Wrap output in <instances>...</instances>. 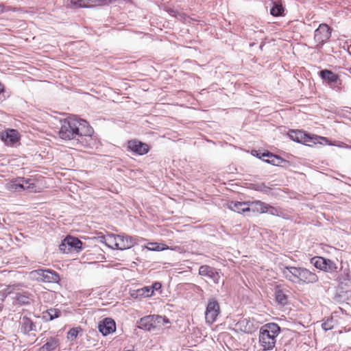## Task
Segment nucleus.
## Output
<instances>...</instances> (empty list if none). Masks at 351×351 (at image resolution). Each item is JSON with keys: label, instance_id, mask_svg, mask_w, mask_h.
I'll use <instances>...</instances> for the list:
<instances>
[{"label": "nucleus", "instance_id": "22", "mask_svg": "<svg viewBox=\"0 0 351 351\" xmlns=\"http://www.w3.org/2000/svg\"><path fill=\"white\" fill-rule=\"evenodd\" d=\"M149 145L139 141L133 140V152L138 155H145L149 151Z\"/></svg>", "mask_w": 351, "mask_h": 351}, {"label": "nucleus", "instance_id": "32", "mask_svg": "<svg viewBox=\"0 0 351 351\" xmlns=\"http://www.w3.org/2000/svg\"><path fill=\"white\" fill-rule=\"evenodd\" d=\"M322 327L326 331L332 329L333 328L332 319H328L322 324Z\"/></svg>", "mask_w": 351, "mask_h": 351}, {"label": "nucleus", "instance_id": "38", "mask_svg": "<svg viewBox=\"0 0 351 351\" xmlns=\"http://www.w3.org/2000/svg\"><path fill=\"white\" fill-rule=\"evenodd\" d=\"M23 184H22V182L21 183H19V184H12L11 185V189L15 191H21L23 190Z\"/></svg>", "mask_w": 351, "mask_h": 351}, {"label": "nucleus", "instance_id": "45", "mask_svg": "<svg viewBox=\"0 0 351 351\" xmlns=\"http://www.w3.org/2000/svg\"><path fill=\"white\" fill-rule=\"evenodd\" d=\"M0 7H2V5H0Z\"/></svg>", "mask_w": 351, "mask_h": 351}, {"label": "nucleus", "instance_id": "8", "mask_svg": "<svg viewBox=\"0 0 351 351\" xmlns=\"http://www.w3.org/2000/svg\"><path fill=\"white\" fill-rule=\"evenodd\" d=\"M32 276L43 282H58L59 276L49 269H37L31 272Z\"/></svg>", "mask_w": 351, "mask_h": 351}, {"label": "nucleus", "instance_id": "26", "mask_svg": "<svg viewBox=\"0 0 351 351\" xmlns=\"http://www.w3.org/2000/svg\"><path fill=\"white\" fill-rule=\"evenodd\" d=\"M58 346V341L51 338L40 348V351H52L55 350Z\"/></svg>", "mask_w": 351, "mask_h": 351}, {"label": "nucleus", "instance_id": "30", "mask_svg": "<svg viewBox=\"0 0 351 351\" xmlns=\"http://www.w3.org/2000/svg\"><path fill=\"white\" fill-rule=\"evenodd\" d=\"M145 248L150 251H160L165 249L157 243H148V245L145 247Z\"/></svg>", "mask_w": 351, "mask_h": 351}, {"label": "nucleus", "instance_id": "36", "mask_svg": "<svg viewBox=\"0 0 351 351\" xmlns=\"http://www.w3.org/2000/svg\"><path fill=\"white\" fill-rule=\"evenodd\" d=\"M150 287L153 290V293H154L155 291L161 292L162 285L159 282H154Z\"/></svg>", "mask_w": 351, "mask_h": 351}, {"label": "nucleus", "instance_id": "19", "mask_svg": "<svg viewBox=\"0 0 351 351\" xmlns=\"http://www.w3.org/2000/svg\"><path fill=\"white\" fill-rule=\"evenodd\" d=\"M228 207L234 212L238 213H244L247 216L248 208L247 202H230L228 204Z\"/></svg>", "mask_w": 351, "mask_h": 351}, {"label": "nucleus", "instance_id": "44", "mask_svg": "<svg viewBox=\"0 0 351 351\" xmlns=\"http://www.w3.org/2000/svg\"><path fill=\"white\" fill-rule=\"evenodd\" d=\"M349 3H351V0H348Z\"/></svg>", "mask_w": 351, "mask_h": 351}, {"label": "nucleus", "instance_id": "33", "mask_svg": "<svg viewBox=\"0 0 351 351\" xmlns=\"http://www.w3.org/2000/svg\"><path fill=\"white\" fill-rule=\"evenodd\" d=\"M78 330L77 328H71L67 333V338L70 341H73L77 336Z\"/></svg>", "mask_w": 351, "mask_h": 351}, {"label": "nucleus", "instance_id": "24", "mask_svg": "<svg viewBox=\"0 0 351 351\" xmlns=\"http://www.w3.org/2000/svg\"><path fill=\"white\" fill-rule=\"evenodd\" d=\"M21 330L23 331L24 333H27L32 330H35V325L32 322V321L27 317H23L21 320Z\"/></svg>", "mask_w": 351, "mask_h": 351}, {"label": "nucleus", "instance_id": "27", "mask_svg": "<svg viewBox=\"0 0 351 351\" xmlns=\"http://www.w3.org/2000/svg\"><path fill=\"white\" fill-rule=\"evenodd\" d=\"M177 19L182 22L183 23H191L193 21H198L197 19H193L189 16H188L186 14H185L183 12H179L178 13Z\"/></svg>", "mask_w": 351, "mask_h": 351}, {"label": "nucleus", "instance_id": "3", "mask_svg": "<svg viewBox=\"0 0 351 351\" xmlns=\"http://www.w3.org/2000/svg\"><path fill=\"white\" fill-rule=\"evenodd\" d=\"M280 332V326L275 323H268L263 326L259 331V343L265 351L272 350L276 342V337Z\"/></svg>", "mask_w": 351, "mask_h": 351}, {"label": "nucleus", "instance_id": "25", "mask_svg": "<svg viewBox=\"0 0 351 351\" xmlns=\"http://www.w3.org/2000/svg\"><path fill=\"white\" fill-rule=\"evenodd\" d=\"M152 318L153 329L164 326L165 323H169V319L161 315H152Z\"/></svg>", "mask_w": 351, "mask_h": 351}, {"label": "nucleus", "instance_id": "21", "mask_svg": "<svg viewBox=\"0 0 351 351\" xmlns=\"http://www.w3.org/2000/svg\"><path fill=\"white\" fill-rule=\"evenodd\" d=\"M152 315L145 316L136 322L137 328L146 331L153 329Z\"/></svg>", "mask_w": 351, "mask_h": 351}, {"label": "nucleus", "instance_id": "39", "mask_svg": "<svg viewBox=\"0 0 351 351\" xmlns=\"http://www.w3.org/2000/svg\"><path fill=\"white\" fill-rule=\"evenodd\" d=\"M167 12L171 16H173V17H176L177 18V16H178V13L179 12V11L178 10H175L173 9H168L167 10Z\"/></svg>", "mask_w": 351, "mask_h": 351}, {"label": "nucleus", "instance_id": "29", "mask_svg": "<svg viewBox=\"0 0 351 351\" xmlns=\"http://www.w3.org/2000/svg\"><path fill=\"white\" fill-rule=\"evenodd\" d=\"M312 138H313V143H311V144H315L318 140H321L323 142H324L327 145H335V144L333 143H331L328 138H326V137H324V136H317V135H312Z\"/></svg>", "mask_w": 351, "mask_h": 351}, {"label": "nucleus", "instance_id": "6", "mask_svg": "<svg viewBox=\"0 0 351 351\" xmlns=\"http://www.w3.org/2000/svg\"><path fill=\"white\" fill-rule=\"evenodd\" d=\"M332 29L326 23H322L315 31L314 39L316 43V47H322L328 41L331 36Z\"/></svg>", "mask_w": 351, "mask_h": 351}, {"label": "nucleus", "instance_id": "5", "mask_svg": "<svg viewBox=\"0 0 351 351\" xmlns=\"http://www.w3.org/2000/svg\"><path fill=\"white\" fill-rule=\"evenodd\" d=\"M23 190H27L31 193H40L45 188V178L31 177L29 178H21Z\"/></svg>", "mask_w": 351, "mask_h": 351}, {"label": "nucleus", "instance_id": "41", "mask_svg": "<svg viewBox=\"0 0 351 351\" xmlns=\"http://www.w3.org/2000/svg\"><path fill=\"white\" fill-rule=\"evenodd\" d=\"M348 73L351 75V66L347 69Z\"/></svg>", "mask_w": 351, "mask_h": 351}, {"label": "nucleus", "instance_id": "17", "mask_svg": "<svg viewBox=\"0 0 351 351\" xmlns=\"http://www.w3.org/2000/svg\"><path fill=\"white\" fill-rule=\"evenodd\" d=\"M337 281L339 282V288L344 292H348L351 291V277L348 272L346 271L341 274L337 277Z\"/></svg>", "mask_w": 351, "mask_h": 351}, {"label": "nucleus", "instance_id": "2", "mask_svg": "<svg viewBox=\"0 0 351 351\" xmlns=\"http://www.w3.org/2000/svg\"><path fill=\"white\" fill-rule=\"evenodd\" d=\"M282 272L287 280L298 285L315 283L318 280L315 273L304 267L285 266Z\"/></svg>", "mask_w": 351, "mask_h": 351}, {"label": "nucleus", "instance_id": "4", "mask_svg": "<svg viewBox=\"0 0 351 351\" xmlns=\"http://www.w3.org/2000/svg\"><path fill=\"white\" fill-rule=\"evenodd\" d=\"M247 216L256 215L263 213H269L274 216L283 217L282 208L274 207L260 200L247 202Z\"/></svg>", "mask_w": 351, "mask_h": 351}, {"label": "nucleus", "instance_id": "15", "mask_svg": "<svg viewBox=\"0 0 351 351\" xmlns=\"http://www.w3.org/2000/svg\"><path fill=\"white\" fill-rule=\"evenodd\" d=\"M0 137L1 141L6 145H13L14 143L18 142L20 139V135L17 130L14 129H6L3 131Z\"/></svg>", "mask_w": 351, "mask_h": 351}, {"label": "nucleus", "instance_id": "43", "mask_svg": "<svg viewBox=\"0 0 351 351\" xmlns=\"http://www.w3.org/2000/svg\"><path fill=\"white\" fill-rule=\"evenodd\" d=\"M129 145H128V148H131L130 145V142L128 143Z\"/></svg>", "mask_w": 351, "mask_h": 351}, {"label": "nucleus", "instance_id": "10", "mask_svg": "<svg viewBox=\"0 0 351 351\" xmlns=\"http://www.w3.org/2000/svg\"><path fill=\"white\" fill-rule=\"evenodd\" d=\"M220 312V307L218 302L215 298H210L208 300L206 312L205 319L206 323L212 324L217 319Z\"/></svg>", "mask_w": 351, "mask_h": 351}, {"label": "nucleus", "instance_id": "14", "mask_svg": "<svg viewBox=\"0 0 351 351\" xmlns=\"http://www.w3.org/2000/svg\"><path fill=\"white\" fill-rule=\"evenodd\" d=\"M199 274L202 276L209 278L215 284H218L221 278V275L218 269L206 265L199 267Z\"/></svg>", "mask_w": 351, "mask_h": 351}, {"label": "nucleus", "instance_id": "9", "mask_svg": "<svg viewBox=\"0 0 351 351\" xmlns=\"http://www.w3.org/2000/svg\"><path fill=\"white\" fill-rule=\"evenodd\" d=\"M320 77L329 86L341 90L342 87V80L339 78V75L333 73L330 70L323 69L319 72Z\"/></svg>", "mask_w": 351, "mask_h": 351}, {"label": "nucleus", "instance_id": "7", "mask_svg": "<svg viewBox=\"0 0 351 351\" xmlns=\"http://www.w3.org/2000/svg\"><path fill=\"white\" fill-rule=\"evenodd\" d=\"M311 263L316 268L328 273L337 271V264L332 260L322 256H315L311 259Z\"/></svg>", "mask_w": 351, "mask_h": 351}, {"label": "nucleus", "instance_id": "40", "mask_svg": "<svg viewBox=\"0 0 351 351\" xmlns=\"http://www.w3.org/2000/svg\"><path fill=\"white\" fill-rule=\"evenodd\" d=\"M4 91V86L0 83V94Z\"/></svg>", "mask_w": 351, "mask_h": 351}, {"label": "nucleus", "instance_id": "31", "mask_svg": "<svg viewBox=\"0 0 351 351\" xmlns=\"http://www.w3.org/2000/svg\"><path fill=\"white\" fill-rule=\"evenodd\" d=\"M144 293L143 289L142 288H138L134 289L133 287V298H144Z\"/></svg>", "mask_w": 351, "mask_h": 351}, {"label": "nucleus", "instance_id": "20", "mask_svg": "<svg viewBox=\"0 0 351 351\" xmlns=\"http://www.w3.org/2000/svg\"><path fill=\"white\" fill-rule=\"evenodd\" d=\"M289 291L286 289H282L277 288L274 291L275 300L276 302L282 306H285L288 302V293Z\"/></svg>", "mask_w": 351, "mask_h": 351}, {"label": "nucleus", "instance_id": "37", "mask_svg": "<svg viewBox=\"0 0 351 351\" xmlns=\"http://www.w3.org/2000/svg\"><path fill=\"white\" fill-rule=\"evenodd\" d=\"M256 190L263 191L265 193H268L271 189L268 186H265L264 184H258L255 188Z\"/></svg>", "mask_w": 351, "mask_h": 351}, {"label": "nucleus", "instance_id": "42", "mask_svg": "<svg viewBox=\"0 0 351 351\" xmlns=\"http://www.w3.org/2000/svg\"><path fill=\"white\" fill-rule=\"evenodd\" d=\"M10 293V291H9V292H6V293H3V294H2V295H3V296H5V295H6L8 293Z\"/></svg>", "mask_w": 351, "mask_h": 351}, {"label": "nucleus", "instance_id": "28", "mask_svg": "<svg viewBox=\"0 0 351 351\" xmlns=\"http://www.w3.org/2000/svg\"><path fill=\"white\" fill-rule=\"evenodd\" d=\"M16 300L20 304H26L29 302L31 298H29V295L27 293H23L18 295L16 297Z\"/></svg>", "mask_w": 351, "mask_h": 351}, {"label": "nucleus", "instance_id": "12", "mask_svg": "<svg viewBox=\"0 0 351 351\" xmlns=\"http://www.w3.org/2000/svg\"><path fill=\"white\" fill-rule=\"evenodd\" d=\"M288 134L291 140L308 146H311V143L313 141L312 135H310L302 130H292L289 131Z\"/></svg>", "mask_w": 351, "mask_h": 351}, {"label": "nucleus", "instance_id": "13", "mask_svg": "<svg viewBox=\"0 0 351 351\" xmlns=\"http://www.w3.org/2000/svg\"><path fill=\"white\" fill-rule=\"evenodd\" d=\"M82 242L77 238L73 237H67L60 245V250L64 253L69 252L72 250L78 251L82 247Z\"/></svg>", "mask_w": 351, "mask_h": 351}, {"label": "nucleus", "instance_id": "16", "mask_svg": "<svg viewBox=\"0 0 351 351\" xmlns=\"http://www.w3.org/2000/svg\"><path fill=\"white\" fill-rule=\"evenodd\" d=\"M257 156L263 161L275 166H280L282 162H285L282 158L269 152L258 154Z\"/></svg>", "mask_w": 351, "mask_h": 351}, {"label": "nucleus", "instance_id": "23", "mask_svg": "<svg viewBox=\"0 0 351 351\" xmlns=\"http://www.w3.org/2000/svg\"><path fill=\"white\" fill-rule=\"evenodd\" d=\"M273 6L270 10V14L274 16H282L285 8L281 0H277L272 2Z\"/></svg>", "mask_w": 351, "mask_h": 351}, {"label": "nucleus", "instance_id": "18", "mask_svg": "<svg viewBox=\"0 0 351 351\" xmlns=\"http://www.w3.org/2000/svg\"><path fill=\"white\" fill-rule=\"evenodd\" d=\"M99 330L104 335L113 332L116 329L115 322L111 318H106L99 324Z\"/></svg>", "mask_w": 351, "mask_h": 351}, {"label": "nucleus", "instance_id": "11", "mask_svg": "<svg viewBox=\"0 0 351 351\" xmlns=\"http://www.w3.org/2000/svg\"><path fill=\"white\" fill-rule=\"evenodd\" d=\"M105 243L112 249L124 250L130 247L128 241L120 235H108L105 239Z\"/></svg>", "mask_w": 351, "mask_h": 351}, {"label": "nucleus", "instance_id": "35", "mask_svg": "<svg viewBox=\"0 0 351 351\" xmlns=\"http://www.w3.org/2000/svg\"><path fill=\"white\" fill-rule=\"evenodd\" d=\"M144 293V298H149L154 295L153 290L151 289L150 286L143 287Z\"/></svg>", "mask_w": 351, "mask_h": 351}, {"label": "nucleus", "instance_id": "1", "mask_svg": "<svg viewBox=\"0 0 351 351\" xmlns=\"http://www.w3.org/2000/svg\"><path fill=\"white\" fill-rule=\"evenodd\" d=\"M93 130L88 123L84 119L68 117L61 121L58 136L65 141L77 140L90 136Z\"/></svg>", "mask_w": 351, "mask_h": 351}, {"label": "nucleus", "instance_id": "34", "mask_svg": "<svg viewBox=\"0 0 351 351\" xmlns=\"http://www.w3.org/2000/svg\"><path fill=\"white\" fill-rule=\"evenodd\" d=\"M47 315L49 317V319L52 320L54 318L59 317L60 312L58 311L56 309H49L47 312Z\"/></svg>", "mask_w": 351, "mask_h": 351}]
</instances>
